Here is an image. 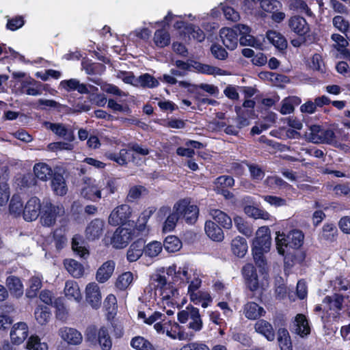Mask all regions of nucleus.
<instances>
[{
  "label": "nucleus",
  "mask_w": 350,
  "mask_h": 350,
  "mask_svg": "<svg viewBox=\"0 0 350 350\" xmlns=\"http://www.w3.org/2000/svg\"><path fill=\"white\" fill-rule=\"evenodd\" d=\"M288 27L291 32L297 36V38L291 40L294 47L298 48L302 45H309L314 42L315 37L304 17L299 15L291 16L288 20Z\"/></svg>",
  "instance_id": "obj_1"
},
{
  "label": "nucleus",
  "mask_w": 350,
  "mask_h": 350,
  "mask_svg": "<svg viewBox=\"0 0 350 350\" xmlns=\"http://www.w3.org/2000/svg\"><path fill=\"white\" fill-rule=\"evenodd\" d=\"M271 234L269 228L267 226L260 228L253 240L252 251L254 260L257 267L265 270L267 267V260L264 255L269 251L271 247Z\"/></svg>",
  "instance_id": "obj_2"
},
{
  "label": "nucleus",
  "mask_w": 350,
  "mask_h": 350,
  "mask_svg": "<svg viewBox=\"0 0 350 350\" xmlns=\"http://www.w3.org/2000/svg\"><path fill=\"white\" fill-rule=\"evenodd\" d=\"M304 234L301 230L294 229L288 233L277 232L276 248L280 255H284L286 250H299L304 244Z\"/></svg>",
  "instance_id": "obj_3"
},
{
  "label": "nucleus",
  "mask_w": 350,
  "mask_h": 350,
  "mask_svg": "<svg viewBox=\"0 0 350 350\" xmlns=\"http://www.w3.org/2000/svg\"><path fill=\"white\" fill-rule=\"evenodd\" d=\"M137 232L139 234L138 230L133 226L130 228L118 226L113 233L107 232L104 241L107 245H111L116 249H123L137 236L135 234Z\"/></svg>",
  "instance_id": "obj_4"
},
{
  "label": "nucleus",
  "mask_w": 350,
  "mask_h": 350,
  "mask_svg": "<svg viewBox=\"0 0 350 350\" xmlns=\"http://www.w3.org/2000/svg\"><path fill=\"white\" fill-rule=\"evenodd\" d=\"M127 149L122 148L119 153L107 152L106 157L108 159L116 162L121 166H126L129 161L134 162L135 157L133 154L130 156V152L133 151L138 154L146 156L150 153V150L146 146H142L136 142H131L127 144Z\"/></svg>",
  "instance_id": "obj_5"
},
{
  "label": "nucleus",
  "mask_w": 350,
  "mask_h": 350,
  "mask_svg": "<svg viewBox=\"0 0 350 350\" xmlns=\"http://www.w3.org/2000/svg\"><path fill=\"white\" fill-rule=\"evenodd\" d=\"M85 339L93 345L98 344L102 350H110L112 347V341L109 334L108 329L101 327L98 330L95 325L87 327Z\"/></svg>",
  "instance_id": "obj_6"
},
{
  "label": "nucleus",
  "mask_w": 350,
  "mask_h": 350,
  "mask_svg": "<svg viewBox=\"0 0 350 350\" xmlns=\"http://www.w3.org/2000/svg\"><path fill=\"white\" fill-rule=\"evenodd\" d=\"M165 318L162 317L160 319L161 321L157 322L154 325V328L159 334H164L166 332L167 335L172 338H178L179 340H190L193 336V334H188L184 331L180 325L170 320H166Z\"/></svg>",
  "instance_id": "obj_7"
},
{
  "label": "nucleus",
  "mask_w": 350,
  "mask_h": 350,
  "mask_svg": "<svg viewBox=\"0 0 350 350\" xmlns=\"http://www.w3.org/2000/svg\"><path fill=\"white\" fill-rule=\"evenodd\" d=\"M173 209L178 212L180 219H183L187 224H195L198 220L199 208L197 205L191 204L188 198L178 200L174 204Z\"/></svg>",
  "instance_id": "obj_8"
},
{
  "label": "nucleus",
  "mask_w": 350,
  "mask_h": 350,
  "mask_svg": "<svg viewBox=\"0 0 350 350\" xmlns=\"http://www.w3.org/2000/svg\"><path fill=\"white\" fill-rule=\"evenodd\" d=\"M344 296L334 293L332 295H326L323 301V313L328 319L336 321L340 318V311L342 308Z\"/></svg>",
  "instance_id": "obj_9"
},
{
  "label": "nucleus",
  "mask_w": 350,
  "mask_h": 350,
  "mask_svg": "<svg viewBox=\"0 0 350 350\" xmlns=\"http://www.w3.org/2000/svg\"><path fill=\"white\" fill-rule=\"evenodd\" d=\"M177 317L180 323H185L190 319L191 322L189 323L188 327L196 332H200L203 327L199 309L191 304H189L185 310L178 312Z\"/></svg>",
  "instance_id": "obj_10"
},
{
  "label": "nucleus",
  "mask_w": 350,
  "mask_h": 350,
  "mask_svg": "<svg viewBox=\"0 0 350 350\" xmlns=\"http://www.w3.org/2000/svg\"><path fill=\"white\" fill-rule=\"evenodd\" d=\"M254 100L246 98L242 106H235V112L237 116V127L244 128L250 124V120L255 118Z\"/></svg>",
  "instance_id": "obj_11"
},
{
  "label": "nucleus",
  "mask_w": 350,
  "mask_h": 350,
  "mask_svg": "<svg viewBox=\"0 0 350 350\" xmlns=\"http://www.w3.org/2000/svg\"><path fill=\"white\" fill-rule=\"evenodd\" d=\"M132 215V208L128 204H121L116 207L109 215L108 222L113 226H124Z\"/></svg>",
  "instance_id": "obj_12"
},
{
  "label": "nucleus",
  "mask_w": 350,
  "mask_h": 350,
  "mask_svg": "<svg viewBox=\"0 0 350 350\" xmlns=\"http://www.w3.org/2000/svg\"><path fill=\"white\" fill-rule=\"evenodd\" d=\"M59 206L49 200L44 201L40 210V221L44 226L51 227L55 224L59 213Z\"/></svg>",
  "instance_id": "obj_13"
},
{
  "label": "nucleus",
  "mask_w": 350,
  "mask_h": 350,
  "mask_svg": "<svg viewBox=\"0 0 350 350\" xmlns=\"http://www.w3.org/2000/svg\"><path fill=\"white\" fill-rule=\"evenodd\" d=\"M242 274L247 288L252 292L256 291L260 286L256 268L250 263L242 268Z\"/></svg>",
  "instance_id": "obj_14"
},
{
  "label": "nucleus",
  "mask_w": 350,
  "mask_h": 350,
  "mask_svg": "<svg viewBox=\"0 0 350 350\" xmlns=\"http://www.w3.org/2000/svg\"><path fill=\"white\" fill-rule=\"evenodd\" d=\"M85 185L81 191V195L85 199L92 201H97L101 198V190L98 185L94 184L95 180L92 178L84 176L82 178Z\"/></svg>",
  "instance_id": "obj_15"
},
{
  "label": "nucleus",
  "mask_w": 350,
  "mask_h": 350,
  "mask_svg": "<svg viewBox=\"0 0 350 350\" xmlns=\"http://www.w3.org/2000/svg\"><path fill=\"white\" fill-rule=\"evenodd\" d=\"M42 205L38 197H31L23 210L24 219L27 221L36 220L40 214Z\"/></svg>",
  "instance_id": "obj_16"
},
{
  "label": "nucleus",
  "mask_w": 350,
  "mask_h": 350,
  "mask_svg": "<svg viewBox=\"0 0 350 350\" xmlns=\"http://www.w3.org/2000/svg\"><path fill=\"white\" fill-rule=\"evenodd\" d=\"M219 36L223 44L229 50L232 51L237 46L239 39L237 31L232 28L224 27L219 31Z\"/></svg>",
  "instance_id": "obj_17"
},
{
  "label": "nucleus",
  "mask_w": 350,
  "mask_h": 350,
  "mask_svg": "<svg viewBox=\"0 0 350 350\" xmlns=\"http://www.w3.org/2000/svg\"><path fill=\"white\" fill-rule=\"evenodd\" d=\"M86 301L94 308L101 306V293L98 285L95 282L88 284L85 288Z\"/></svg>",
  "instance_id": "obj_18"
},
{
  "label": "nucleus",
  "mask_w": 350,
  "mask_h": 350,
  "mask_svg": "<svg viewBox=\"0 0 350 350\" xmlns=\"http://www.w3.org/2000/svg\"><path fill=\"white\" fill-rule=\"evenodd\" d=\"M282 256H284V267L288 269L297 264L301 265L306 258V253L300 250H286Z\"/></svg>",
  "instance_id": "obj_19"
},
{
  "label": "nucleus",
  "mask_w": 350,
  "mask_h": 350,
  "mask_svg": "<svg viewBox=\"0 0 350 350\" xmlns=\"http://www.w3.org/2000/svg\"><path fill=\"white\" fill-rule=\"evenodd\" d=\"M146 241L139 238L131 243L126 252V258L129 262L137 261L144 253Z\"/></svg>",
  "instance_id": "obj_20"
},
{
  "label": "nucleus",
  "mask_w": 350,
  "mask_h": 350,
  "mask_svg": "<svg viewBox=\"0 0 350 350\" xmlns=\"http://www.w3.org/2000/svg\"><path fill=\"white\" fill-rule=\"evenodd\" d=\"M28 327L24 322L14 324L10 332V339L13 344L20 345L28 336Z\"/></svg>",
  "instance_id": "obj_21"
},
{
  "label": "nucleus",
  "mask_w": 350,
  "mask_h": 350,
  "mask_svg": "<svg viewBox=\"0 0 350 350\" xmlns=\"http://www.w3.org/2000/svg\"><path fill=\"white\" fill-rule=\"evenodd\" d=\"M51 179V187L54 193L59 196H65L68 191V187L63 174L55 171Z\"/></svg>",
  "instance_id": "obj_22"
},
{
  "label": "nucleus",
  "mask_w": 350,
  "mask_h": 350,
  "mask_svg": "<svg viewBox=\"0 0 350 350\" xmlns=\"http://www.w3.org/2000/svg\"><path fill=\"white\" fill-rule=\"evenodd\" d=\"M104 221L98 218L92 220L85 229V236L89 241L98 239L103 232Z\"/></svg>",
  "instance_id": "obj_23"
},
{
  "label": "nucleus",
  "mask_w": 350,
  "mask_h": 350,
  "mask_svg": "<svg viewBox=\"0 0 350 350\" xmlns=\"http://www.w3.org/2000/svg\"><path fill=\"white\" fill-rule=\"evenodd\" d=\"M59 335L69 345H77L82 342V335L77 329L63 327L59 330Z\"/></svg>",
  "instance_id": "obj_24"
},
{
  "label": "nucleus",
  "mask_w": 350,
  "mask_h": 350,
  "mask_svg": "<svg viewBox=\"0 0 350 350\" xmlns=\"http://www.w3.org/2000/svg\"><path fill=\"white\" fill-rule=\"evenodd\" d=\"M116 263L112 260H107L98 269L96 273V280L99 283L106 282L113 275Z\"/></svg>",
  "instance_id": "obj_25"
},
{
  "label": "nucleus",
  "mask_w": 350,
  "mask_h": 350,
  "mask_svg": "<svg viewBox=\"0 0 350 350\" xmlns=\"http://www.w3.org/2000/svg\"><path fill=\"white\" fill-rule=\"evenodd\" d=\"M204 230L206 235L213 241L221 242L224 239V233L222 228L213 221H206Z\"/></svg>",
  "instance_id": "obj_26"
},
{
  "label": "nucleus",
  "mask_w": 350,
  "mask_h": 350,
  "mask_svg": "<svg viewBox=\"0 0 350 350\" xmlns=\"http://www.w3.org/2000/svg\"><path fill=\"white\" fill-rule=\"evenodd\" d=\"M295 333L301 338L307 337L311 332L308 319L304 314H297L295 319Z\"/></svg>",
  "instance_id": "obj_27"
},
{
  "label": "nucleus",
  "mask_w": 350,
  "mask_h": 350,
  "mask_svg": "<svg viewBox=\"0 0 350 350\" xmlns=\"http://www.w3.org/2000/svg\"><path fill=\"white\" fill-rule=\"evenodd\" d=\"M265 313L264 308L254 301H249L244 305L243 314L247 319L258 320Z\"/></svg>",
  "instance_id": "obj_28"
},
{
  "label": "nucleus",
  "mask_w": 350,
  "mask_h": 350,
  "mask_svg": "<svg viewBox=\"0 0 350 350\" xmlns=\"http://www.w3.org/2000/svg\"><path fill=\"white\" fill-rule=\"evenodd\" d=\"M254 329L256 332L265 336L269 341H273L275 339V332L272 325L265 319H258L254 325Z\"/></svg>",
  "instance_id": "obj_29"
},
{
  "label": "nucleus",
  "mask_w": 350,
  "mask_h": 350,
  "mask_svg": "<svg viewBox=\"0 0 350 350\" xmlns=\"http://www.w3.org/2000/svg\"><path fill=\"white\" fill-rule=\"evenodd\" d=\"M49 129L55 135L64 138L65 140L72 142L75 140L74 132L72 129H68L62 123L49 122Z\"/></svg>",
  "instance_id": "obj_30"
},
{
  "label": "nucleus",
  "mask_w": 350,
  "mask_h": 350,
  "mask_svg": "<svg viewBox=\"0 0 350 350\" xmlns=\"http://www.w3.org/2000/svg\"><path fill=\"white\" fill-rule=\"evenodd\" d=\"M154 280L157 282L154 288L155 290L159 288L162 299L167 300L174 295V292L176 291V289H171L169 293L166 292V290L170 286V283L167 284L165 276L157 275V278Z\"/></svg>",
  "instance_id": "obj_31"
},
{
  "label": "nucleus",
  "mask_w": 350,
  "mask_h": 350,
  "mask_svg": "<svg viewBox=\"0 0 350 350\" xmlns=\"http://www.w3.org/2000/svg\"><path fill=\"white\" fill-rule=\"evenodd\" d=\"M211 215L216 222L221 228L230 229L232 226L231 217L225 212L219 209H214L211 212Z\"/></svg>",
  "instance_id": "obj_32"
},
{
  "label": "nucleus",
  "mask_w": 350,
  "mask_h": 350,
  "mask_svg": "<svg viewBox=\"0 0 350 350\" xmlns=\"http://www.w3.org/2000/svg\"><path fill=\"white\" fill-rule=\"evenodd\" d=\"M267 38L269 42L279 51H284L287 48V41L280 33L269 30L267 33Z\"/></svg>",
  "instance_id": "obj_33"
},
{
  "label": "nucleus",
  "mask_w": 350,
  "mask_h": 350,
  "mask_svg": "<svg viewBox=\"0 0 350 350\" xmlns=\"http://www.w3.org/2000/svg\"><path fill=\"white\" fill-rule=\"evenodd\" d=\"M338 230L336 224L326 223L323 226L321 232V238L325 241L332 243L337 240Z\"/></svg>",
  "instance_id": "obj_34"
},
{
  "label": "nucleus",
  "mask_w": 350,
  "mask_h": 350,
  "mask_svg": "<svg viewBox=\"0 0 350 350\" xmlns=\"http://www.w3.org/2000/svg\"><path fill=\"white\" fill-rule=\"evenodd\" d=\"M232 253L239 258H243L247 251V243L246 239L241 237H237L232 239L231 243Z\"/></svg>",
  "instance_id": "obj_35"
},
{
  "label": "nucleus",
  "mask_w": 350,
  "mask_h": 350,
  "mask_svg": "<svg viewBox=\"0 0 350 350\" xmlns=\"http://www.w3.org/2000/svg\"><path fill=\"white\" fill-rule=\"evenodd\" d=\"M64 265L68 273L74 278H81L84 273L83 266L74 259H65Z\"/></svg>",
  "instance_id": "obj_36"
},
{
  "label": "nucleus",
  "mask_w": 350,
  "mask_h": 350,
  "mask_svg": "<svg viewBox=\"0 0 350 350\" xmlns=\"http://www.w3.org/2000/svg\"><path fill=\"white\" fill-rule=\"evenodd\" d=\"M33 172L35 176L43 181L51 179L54 174L51 167L44 163H36L33 167Z\"/></svg>",
  "instance_id": "obj_37"
},
{
  "label": "nucleus",
  "mask_w": 350,
  "mask_h": 350,
  "mask_svg": "<svg viewBox=\"0 0 350 350\" xmlns=\"http://www.w3.org/2000/svg\"><path fill=\"white\" fill-rule=\"evenodd\" d=\"M6 286L12 295L21 296L23 293V285L21 279L15 275H10L6 278Z\"/></svg>",
  "instance_id": "obj_38"
},
{
  "label": "nucleus",
  "mask_w": 350,
  "mask_h": 350,
  "mask_svg": "<svg viewBox=\"0 0 350 350\" xmlns=\"http://www.w3.org/2000/svg\"><path fill=\"white\" fill-rule=\"evenodd\" d=\"M81 65L85 72L90 75H101L106 70V66L103 64L92 62L90 59L83 61Z\"/></svg>",
  "instance_id": "obj_39"
},
{
  "label": "nucleus",
  "mask_w": 350,
  "mask_h": 350,
  "mask_svg": "<svg viewBox=\"0 0 350 350\" xmlns=\"http://www.w3.org/2000/svg\"><path fill=\"white\" fill-rule=\"evenodd\" d=\"M103 309L108 319L113 318L118 310L117 299L113 294L107 296L103 301Z\"/></svg>",
  "instance_id": "obj_40"
},
{
  "label": "nucleus",
  "mask_w": 350,
  "mask_h": 350,
  "mask_svg": "<svg viewBox=\"0 0 350 350\" xmlns=\"http://www.w3.org/2000/svg\"><path fill=\"white\" fill-rule=\"evenodd\" d=\"M183 83L185 84V87L189 86V92L194 94L202 95L200 90H202L211 95H214L219 92L217 86L211 84L201 83L200 85H196L189 84L187 82H183Z\"/></svg>",
  "instance_id": "obj_41"
},
{
  "label": "nucleus",
  "mask_w": 350,
  "mask_h": 350,
  "mask_svg": "<svg viewBox=\"0 0 350 350\" xmlns=\"http://www.w3.org/2000/svg\"><path fill=\"white\" fill-rule=\"evenodd\" d=\"M34 316L37 322L43 325H46L50 320L51 312L49 306L38 305L34 311Z\"/></svg>",
  "instance_id": "obj_42"
},
{
  "label": "nucleus",
  "mask_w": 350,
  "mask_h": 350,
  "mask_svg": "<svg viewBox=\"0 0 350 350\" xmlns=\"http://www.w3.org/2000/svg\"><path fill=\"white\" fill-rule=\"evenodd\" d=\"M278 342L281 350H292L293 345L288 331L280 328L278 331Z\"/></svg>",
  "instance_id": "obj_43"
},
{
  "label": "nucleus",
  "mask_w": 350,
  "mask_h": 350,
  "mask_svg": "<svg viewBox=\"0 0 350 350\" xmlns=\"http://www.w3.org/2000/svg\"><path fill=\"white\" fill-rule=\"evenodd\" d=\"M155 44L160 48H163L170 44V35L165 28L156 30L154 36Z\"/></svg>",
  "instance_id": "obj_44"
},
{
  "label": "nucleus",
  "mask_w": 350,
  "mask_h": 350,
  "mask_svg": "<svg viewBox=\"0 0 350 350\" xmlns=\"http://www.w3.org/2000/svg\"><path fill=\"white\" fill-rule=\"evenodd\" d=\"M163 246L167 252L174 253L181 248L182 242L176 236L169 235L165 239Z\"/></svg>",
  "instance_id": "obj_45"
},
{
  "label": "nucleus",
  "mask_w": 350,
  "mask_h": 350,
  "mask_svg": "<svg viewBox=\"0 0 350 350\" xmlns=\"http://www.w3.org/2000/svg\"><path fill=\"white\" fill-rule=\"evenodd\" d=\"M41 83L36 80L31 79L29 81H25L22 84V88L27 94L31 96L40 95L42 93Z\"/></svg>",
  "instance_id": "obj_46"
},
{
  "label": "nucleus",
  "mask_w": 350,
  "mask_h": 350,
  "mask_svg": "<svg viewBox=\"0 0 350 350\" xmlns=\"http://www.w3.org/2000/svg\"><path fill=\"white\" fill-rule=\"evenodd\" d=\"M185 33L199 42H203L206 37L204 32L198 26L192 23L187 24L185 26Z\"/></svg>",
  "instance_id": "obj_47"
},
{
  "label": "nucleus",
  "mask_w": 350,
  "mask_h": 350,
  "mask_svg": "<svg viewBox=\"0 0 350 350\" xmlns=\"http://www.w3.org/2000/svg\"><path fill=\"white\" fill-rule=\"evenodd\" d=\"M64 292L67 297L74 298L77 301L81 299L79 287L76 282L71 280L67 281L65 284Z\"/></svg>",
  "instance_id": "obj_48"
},
{
  "label": "nucleus",
  "mask_w": 350,
  "mask_h": 350,
  "mask_svg": "<svg viewBox=\"0 0 350 350\" xmlns=\"http://www.w3.org/2000/svg\"><path fill=\"white\" fill-rule=\"evenodd\" d=\"M65 228L59 227L53 232V238L55 242V247L57 250H62L67 242Z\"/></svg>",
  "instance_id": "obj_49"
},
{
  "label": "nucleus",
  "mask_w": 350,
  "mask_h": 350,
  "mask_svg": "<svg viewBox=\"0 0 350 350\" xmlns=\"http://www.w3.org/2000/svg\"><path fill=\"white\" fill-rule=\"evenodd\" d=\"M180 219L177 211L173 209V212L170 214L165 219L163 224L162 230L163 232H170L173 231Z\"/></svg>",
  "instance_id": "obj_50"
},
{
  "label": "nucleus",
  "mask_w": 350,
  "mask_h": 350,
  "mask_svg": "<svg viewBox=\"0 0 350 350\" xmlns=\"http://www.w3.org/2000/svg\"><path fill=\"white\" fill-rule=\"evenodd\" d=\"M90 88L92 90L90 95L88 96L90 104L94 103L97 106L104 107L107 102L105 95L98 93V88L94 85H90Z\"/></svg>",
  "instance_id": "obj_51"
},
{
  "label": "nucleus",
  "mask_w": 350,
  "mask_h": 350,
  "mask_svg": "<svg viewBox=\"0 0 350 350\" xmlns=\"http://www.w3.org/2000/svg\"><path fill=\"white\" fill-rule=\"evenodd\" d=\"M83 241L81 237L77 234L72 239V249L80 257L85 258L89 255L88 250L83 246Z\"/></svg>",
  "instance_id": "obj_52"
},
{
  "label": "nucleus",
  "mask_w": 350,
  "mask_h": 350,
  "mask_svg": "<svg viewBox=\"0 0 350 350\" xmlns=\"http://www.w3.org/2000/svg\"><path fill=\"white\" fill-rule=\"evenodd\" d=\"M131 346L136 350H155L150 342L140 336L131 339Z\"/></svg>",
  "instance_id": "obj_53"
},
{
  "label": "nucleus",
  "mask_w": 350,
  "mask_h": 350,
  "mask_svg": "<svg viewBox=\"0 0 350 350\" xmlns=\"http://www.w3.org/2000/svg\"><path fill=\"white\" fill-rule=\"evenodd\" d=\"M215 191L221 189L231 188L234 185V179L232 176L228 175H221L218 176L215 182Z\"/></svg>",
  "instance_id": "obj_54"
},
{
  "label": "nucleus",
  "mask_w": 350,
  "mask_h": 350,
  "mask_svg": "<svg viewBox=\"0 0 350 350\" xmlns=\"http://www.w3.org/2000/svg\"><path fill=\"white\" fill-rule=\"evenodd\" d=\"M244 212L250 217L254 219H262L265 220L269 219L270 215L266 211L262 210L254 206L247 205L244 208Z\"/></svg>",
  "instance_id": "obj_55"
},
{
  "label": "nucleus",
  "mask_w": 350,
  "mask_h": 350,
  "mask_svg": "<svg viewBox=\"0 0 350 350\" xmlns=\"http://www.w3.org/2000/svg\"><path fill=\"white\" fill-rule=\"evenodd\" d=\"M137 83L144 88H154L159 85V81L149 73L141 75L137 78Z\"/></svg>",
  "instance_id": "obj_56"
},
{
  "label": "nucleus",
  "mask_w": 350,
  "mask_h": 350,
  "mask_svg": "<svg viewBox=\"0 0 350 350\" xmlns=\"http://www.w3.org/2000/svg\"><path fill=\"white\" fill-rule=\"evenodd\" d=\"M42 287V282L38 277H32L29 280V286L26 290V296L32 299L37 297L39 290Z\"/></svg>",
  "instance_id": "obj_57"
},
{
  "label": "nucleus",
  "mask_w": 350,
  "mask_h": 350,
  "mask_svg": "<svg viewBox=\"0 0 350 350\" xmlns=\"http://www.w3.org/2000/svg\"><path fill=\"white\" fill-rule=\"evenodd\" d=\"M133 279V273L126 271L120 275L115 282V286L120 291L126 290Z\"/></svg>",
  "instance_id": "obj_58"
},
{
  "label": "nucleus",
  "mask_w": 350,
  "mask_h": 350,
  "mask_svg": "<svg viewBox=\"0 0 350 350\" xmlns=\"http://www.w3.org/2000/svg\"><path fill=\"white\" fill-rule=\"evenodd\" d=\"M234 225L238 231L246 237L252 236L253 233L252 228L241 217L237 216L234 217Z\"/></svg>",
  "instance_id": "obj_59"
},
{
  "label": "nucleus",
  "mask_w": 350,
  "mask_h": 350,
  "mask_svg": "<svg viewBox=\"0 0 350 350\" xmlns=\"http://www.w3.org/2000/svg\"><path fill=\"white\" fill-rule=\"evenodd\" d=\"M163 247L161 242L153 241L145 245V255L150 258L156 257L161 252Z\"/></svg>",
  "instance_id": "obj_60"
},
{
  "label": "nucleus",
  "mask_w": 350,
  "mask_h": 350,
  "mask_svg": "<svg viewBox=\"0 0 350 350\" xmlns=\"http://www.w3.org/2000/svg\"><path fill=\"white\" fill-rule=\"evenodd\" d=\"M243 163L248 167L252 180H261L264 178L265 172L259 165L250 163L247 160H243Z\"/></svg>",
  "instance_id": "obj_61"
},
{
  "label": "nucleus",
  "mask_w": 350,
  "mask_h": 350,
  "mask_svg": "<svg viewBox=\"0 0 350 350\" xmlns=\"http://www.w3.org/2000/svg\"><path fill=\"white\" fill-rule=\"evenodd\" d=\"M27 350H48V345L46 342H41L38 336H31L27 342Z\"/></svg>",
  "instance_id": "obj_62"
},
{
  "label": "nucleus",
  "mask_w": 350,
  "mask_h": 350,
  "mask_svg": "<svg viewBox=\"0 0 350 350\" xmlns=\"http://www.w3.org/2000/svg\"><path fill=\"white\" fill-rule=\"evenodd\" d=\"M54 307L55 308L56 318L62 321H66L68 312L61 299L57 298L54 300Z\"/></svg>",
  "instance_id": "obj_63"
},
{
  "label": "nucleus",
  "mask_w": 350,
  "mask_h": 350,
  "mask_svg": "<svg viewBox=\"0 0 350 350\" xmlns=\"http://www.w3.org/2000/svg\"><path fill=\"white\" fill-rule=\"evenodd\" d=\"M323 127L320 125L314 124L310 127V132L306 133V137L309 142L314 144H319L321 139Z\"/></svg>",
  "instance_id": "obj_64"
}]
</instances>
